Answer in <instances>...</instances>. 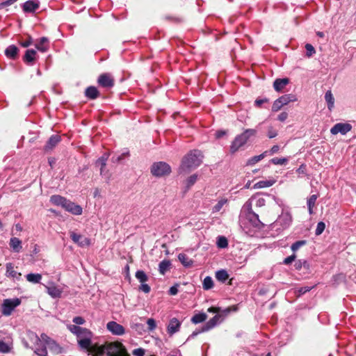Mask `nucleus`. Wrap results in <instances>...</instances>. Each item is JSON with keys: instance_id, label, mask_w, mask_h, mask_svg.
Masks as SVG:
<instances>
[{"instance_id": "obj_1", "label": "nucleus", "mask_w": 356, "mask_h": 356, "mask_svg": "<svg viewBox=\"0 0 356 356\" xmlns=\"http://www.w3.org/2000/svg\"><path fill=\"white\" fill-rule=\"evenodd\" d=\"M94 356H128L124 346L119 342L106 343L93 348Z\"/></svg>"}, {"instance_id": "obj_2", "label": "nucleus", "mask_w": 356, "mask_h": 356, "mask_svg": "<svg viewBox=\"0 0 356 356\" xmlns=\"http://www.w3.org/2000/svg\"><path fill=\"white\" fill-rule=\"evenodd\" d=\"M202 154L201 151L193 149L189 152L182 159L181 163L179 168V172L188 173L191 170L197 168L202 162Z\"/></svg>"}, {"instance_id": "obj_3", "label": "nucleus", "mask_w": 356, "mask_h": 356, "mask_svg": "<svg viewBox=\"0 0 356 356\" xmlns=\"http://www.w3.org/2000/svg\"><path fill=\"white\" fill-rule=\"evenodd\" d=\"M257 134V130L254 129H247L242 134L236 136L230 145V152L234 154L238 149L244 145L248 139Z\"/></svg>"}, {"instance_id": "obj_4", "label": "nucleus", "mask_w": 356, "mask_h": 356, "mask_svg": "<svg viewBox=\"0 0 356 356\" xmlns=\"http://www.w3.org/2000/svg\"><path fill=\"white\" fill-rule=\"evenodd\" d=\"M292 222V217L288 212H282L277 219L272 224V229L284 230L288 228Z\"/></svg>"}, {"instance_id": "obj_5", "label": "nucleus", "mask_w": 356, "mask_h": 356, "mask_svg": "<svg viewBox=\"0 0 356 356\" xmlns=\"http://www.w3.org/2000/svg\"><path fill=\"white\" fill-rule=\"evenodd\" d=\"M151 172L154 177H161L168 175L171 172V168L165 162H156L151 167Z\"/></svg>"}, {"instance_id": "obj_6", "label": "nucleus", "mask_w": 356, "mask_h": 356, "mask_svg": "<svg viewBox=\"0 0 356 356\" xmlns=\"http://www.w3.org/2000/svg\"><path fill=\"white\" fill-rule=\"evenodd\" d=\"M297 100V98L293 94H286L278 99H277L272 106V111L273 112H277L284 106L287 105L290 102H294Z\"/></svg>"}, {"instance_id": "obj_7", "label": "nucleus", "mask_w": 356, "mask_h": 356, "mask_svg": "<svg viewBox=\"0 0 356 356\" xmlns=\"http://www.w3.org/2000/svg\"><path fill=\"white\" fill-rule=\"evenodd\" d=\"M21 300L16 298L13 299H6L2 305V314L5 316H10L15 307L19 305Z\"/></svg>"}, {"instance_id": "obj_8", "label": "nucleus", "mask_w": 356, "mask_h": 356, "mask_svg": "<svg viewBox=\"0 0 356 356\" xmlns=\"http://www.w3.org/2000/svg\"><path fill=\"white\" fill-rule=\"evenodd\" d=\"M352 129V126L349 123L339 122L334 124L330 129V133L333 135L341 134L346 135Z\"/></svg>"}, {"instance_id": "obj_9", "label": "nucleus", "mask_w": 356, "mask_h": 356, "mask_svg": "<svg viewBox=\"0 0 356 356\" xmlns=\"http://www.w3.org/2000/svg\"><path fill=\"white\" fill-rule=\"evenodd\" d=\"M70 236L72 241L80 247H86L90 244V241L88 238L74 232H71Z\"/></svg>"}, {"instance_id": "obj_10", "label": "nucleus", "mask_w": 356, "mask_h": 356, "mask_svg": "<svg viewBox=\"0 0 356 356\" xmlns=\"http://www.w3.org/2000/svg\"><path fill=\"white\" fill-rule=\"evenodd\" d=\"M247 220L254 227L261 229L264 227V224L259 220L258 214L250 211L247 213Z\"/></svg>"}, {"instance_id": "obj_11", "label": "nucleus", "mask_w": 356, "mask_h": 356, "mask_svg": "<svg viewBox=\"0 0 356 356\" xmlns=\"http://www.w3.org/2000/svg\"><path fill=\"white\" fill-rule=\"evenodd\" d=\"M181 322L177 318H172L170 320L167 326V332L170 336H172L178 332L181 327Z\"/></svg>"}, {"instance_id": "obj_12", "label": "nucleus", "mask_w": 356, "mask_h": 356, "mask_svg": "<svg viewBox=\"0 0 356 356\" xmlns=\"http://www.w3.org/2000/svg\"><path fill=\"white\" fill-rule=\"evenodd\" d=\"M67 211L74 214V215H81L83 212L82 207L74 202H71L67 200L66 201L65 204H64V208Z\"/></svg>"}, {"instance_id": "obj_13", "label": "nucleus", "mask_w": 356, "mask_h": 356, "mask_svg": "<svg viewBox=\"0 0 356 356\" xmlns=\"http://www.w3.org/2000/svg\"><path fill=\"white\" fill-rule=\"evenodd\" d=\"M107 329L113 334L122 335L124 334V328L120 324L115 321H110L107 323Z\"/></svg>"}, {"instance_id": "obj_14", "label": "nucleus", "mask_w": 356, "mask_h": 356, "mask_svg": "<svg viewBox=\"0 0 356 356\" xmlns=\"http://www.w3.org/2000/svg\"><path fill=\"white\" fill-rule=\"evenodd\" d=\"M222 321V316L220 314L215 315L209 321L203 325V331H209L216 327L218 324Z\"/></svg>"}, {"instance_id": "obj_15", "label": "nucleus", "mask_w": 356, "mask_h": 356, "mask_svg": "<svg viewBox=\"0 0 356 356\" xmlns=\"http://www.w3.org/2000/svg\"><path fill=\"white\" fill-rule=\"evenodd\" d=\"M38 57L37 51L35 49H27L23 57L24 62L28 65H33Z\"/></svg>"}, {"instance_id": "obj_16", "label": "nucleus", "mask_w": 356, "mask_h": 356, "mask_svg": "<svg viewBox=\"0 0 356 356\" xmlns=\"http://www.w3.org/2000/svg\"><path fill=\"white\" fill-rule=\"evenodd\" d=\"M60 136L58 135H52L47 140L44 150L47 152L52 150L60 141Z\"/></svg>"}, {"instance_id": "obj_17", "label": "nucleus", "mask_w": 356, "mask_h": 356, "mask_svg": "<svg viewBox=\"0 0 356 356\" xmlns=\"http://www.w3.org/2000/svg\"><path fill=\"white\" fill-rule=\"evenodd\" d=\"M92 337H87L86 339H77V343L79 348L81 350H90L93 353V348L96 346H92Z\"/></svg>"}, {"instance_id": "obj_18", "label": "nucleus", "mask_w": 356, "mask_h": 356, "mask_svg": "<svg viewBox=\"0 0 356 356\" xmlns=\"http://www.w3.org/2000/svg\"><path fill=\"white\" fill-rule=\"evenodd\" d=\"M99 84L104 88H111L114 85L113 79L108 74H103L98 79Z\"/></svg>"}, {"instance_id": "obj_19", "label": "nucleus", "mask_w": 356, "mask_h": 356, "mask_svg": "<svg viewBox=\"0 0 356 356\" xmlns=\"http://www.w3.org/2000/svg\"><path fill=\"white\" fill-rule=\"evenodd\" d=\"M35 48L41 51L46 52L49 48V41L46 37L40 38L35 44Z\"/></svg>"}, {"instance_id": "obj_20", "label": "nucleus", "mask_w": 356, "mask_h": 356, "mask_svg": "<svg viewBox=\"0 0 356 356\" xmlns=\"http://www.w3.org/2000/svg\"><path fill=\"white\" fill-rule=\"evenodd\" d=\"M39 8V3L37 1L29 0L26 1L22 8L25 13H33Z\"/></svg>"}, {"instance_id": "obj_21", "label": "nucleus", "mask_w": 356, "mask_h": 356, "mask_svg": "<svg viewBox=\"0 0 356 356\" xmlns=\"http://www.w3.org/2000/svg\"><path fill=\"white\" fill-rule=\"evenodd\" d=\"M289 83V79H276L273 82V88L275 91L281 92Z\"/></svg>"}, {"instance_id": "obj_22", "label": "nucleus", "mask_w": 356, "mask_h": 356, "mask_svg": "<svg viewBox=\"0 0 356 356\" xmlns=\"http://www.w3.org/2000/svg\"><path fill=\"white\" fill-rule=\"evenodd\" d=\"M6 275L7 277H12L17 280H19L22 276L20 273L17 272L14 269V266L12 263H8L6 265Z\"/></svg>"}, {"instance_id": "obj_23", "label": "nucleus", "mask_w": 356, "mask_h": 356, "mask_svg": "<svg viewBox=\"0 0 356 356\" xmlns=\"http://www.w3.org/2000/svg\"><path fill=\"white\" fill-rule=\"evenodd\" d=\"M108 156H109V154L108 153H104L96 161V165L100 166V174L102 176H106V175L107 173V172H106L104 170V168L106 167Z\"/></svg>"}, {"instance_id": "obj_24", "label": "nucleus", "mask_w": 356, "mask_h": 356, "mask_svg": "<svg viewBox=\"0 0 356 356\" xmlns=\"http://www.w3.org/2000/svg\"><path fill=\"white\" fill-rule=\"evenodd\" d=\"M19 49L14 44L9 45L5 49V55L7 58L10 59H15L18 55Z\"/></svg>"}, {"instance_id": "obj_25", "label": "nucleus", "mask_w": 356, "mask_h": 356, "mask_svg": "<svg viewBox=\"0 0 356 356\" xmlns=\"http://www.w3.org/2000/svg\"><path fill=\"white\" fill-rule=\"evenodd\" d=\"M13 349V343L12 340H8L3 341L0 340V353H9Z\"/></svg>"}, {"instance_id": "obj_26", "label": "nucleus", "mask_w": 356, "mask_h": 356, "mask_svg": "<svg viewBox=\"0 0 356 356\" xmlns=\"http://www.w3.org/2000/svg\"><path fill=\"white\" fill-rule=\"evenodd\" d=\"M85 95L90 99H95L99 96V92L95 86H89L85 90Z\"/></svg>"}, {"instance_id": "obj_27", "label": "nucleus", "mask_w": 356, "mask_h": 356, "mask_svg": "<svg viewBox=\"0 0 356 356\" xmlns=\"http://www.w3.org/2000/svg\"><path fill=\"white\" fill-rule=\"evenodd\" d=\"M47 291L48 294L54 298H60L62 294V290L54 284L47 286Z\"/></svg>"}, {"instance_id": "obj_28", "label": "nucleus", "mask_w": 356, "mask_h": 356, "mask_svg": "<svg viewBox=\"0 0 356 356\" xmlns=\"http://www.w3.org/2000/svg\"><path fill=\"white\" fill-rule=\"evenodd\" d=\"M67 200L65 197L58 195H54L50 197V202L53 204L60 206L63 208H64V204H65Z\"/></svg>"}, {"instance_id": "obj_29", "label": "nucleus", "mask_w": 356, "mask_h": 356, "mask_svg": "<svg viewBox=\"0 0 356 356\" xmlns=\"http://www.w3.org/2000/svg\"><path fill=\"white\" fill-rule=\"evenodd\" d=\"M9 245L15 252H19L22 248V241L16 237H13L10 238Z\"/></svg>"}, {"instance_id": "obj_30", "label": "nucleus", "mask_w": 356, "mask_h": 356, "mask_svg": "<svg viewBox=\"0 0 356 356\" xmlns=\"http://www.w3.org/2000/svg\"><path fill=\"white\" fill-rule=\"evenodd\" d=\"M129 156V151L127 149H125L120 154H115L111 158V161L115 163H120L125 157H128Z\"/></svg>"}, {"instance_id": "obj_31", "label": "nucleus", "mask_w": 356, "mask_h": 356, "mask_svg": "<svg viewBox=\"0 0 356 356\" xmlns=\"http://www.w3.org/2000/svg\"><path fill=\"white\" fill-rule=\"evenodd\" d=\"M275 183V180L273 179H269V180L259 181L257 182L256 184H254L253 188L254 189L267 188V187H270V186H273Z\"/></svg>"}, {"instance_id": "obj_32", "label": "nucleus", "mask_w": 356, "mask_h": 356, "mask_svg": "<svg viewBox=\"0 0 356 356\" xmlns=\"http://www.w3.org/2000/svg\"><path fill=\"white\" fill-rule=\"evenodd\" d=\"M40 342L43 341L46 345L49 346L51 348H53L54 346L58 347V344L56 342L51 339L49 337H48L46 334L42 333L40 335Z\"/></svg>"}, {"instance_id": "obj_33", "label": "nucleus", "mask_w": 356, "mask_h": 356, "mask_svg": "<svg viewBox=\"0 0 356 356\" xmlns=\"http://www.w3.org/2000/svg\"><path fill=\"white\" fill-rule=\"evenodd\" d=\"M178 259L183 266L185 267H190L193 265V261L186 254L180 253L178 255Z\"/></svg>"}, {"instance_id": "obj_34", "label": "nucleus", "mask_w": 356, "mask_h": 356, "mask_svg": "<svg viewBox=\"0 0 356 356\" xmlns=\"http://www.w3.org/2000/svg\"><path fill=\"white\" fill-rule=\"evenodd\" d=\"M34 353L38 356H47V350L44 344L41 342V344L35 345Z\"/></svg>"}, {"instance_id": "obj_35", "label": "nucleus", "mask_w": 356, "mask_h": 356, "mask_svg": "<svg viewBox=\"0 0 356 356\" xmlns=\"http://www.w3.org/2000/svg\"><path fill=\"white\" fill-rule=\"evenodd\" d=\"M325 99L327 104V108L331 111L334 104V98L332 95L331 90H327L325 94Z\"/></svg>"}, {"instance_id": "obj_36", "label": "nucleus", "mask_w": 356, "mask_h": 356, "mask_svg": "<svg viewBox=\"0 0 356 356\" xmlns=\"http://www.w3.org/2000/svg\"><path fill=\"white\" fill-rule=\"evenodd\" d=\"M266 156H267V152H264L259 155L254 156L250 158L247 161L246 165H253L256 164L257 163H258L259 161H260L261 160H262Z\"/></svg>"}, {"instance_id": "obj_37", "label": "nucleus", "mask_w": 356, "mask_h": 356, "mask_svg": "<svg viewBox=\"0 0 356 356\" xmlns=\"http://www.w3.org/2000/svg\"><path fill=\"white\" fill-rule=\"evenodd\" d=\"M26 337L34 345L41 344L40 339L36 333L32 331H28L26 332Z\"/></svg>"}, {"instance_id": "obj_38", "label": "nucleus", "mask_w": 356, "mask_h": 356, "mask_svg": "<svg viewBox=\"0 0 356 356\" xmlns=\"http://www.w3.org/2000/svg\"><path fill=\"white\" fill-rule=\"evenodd\" d=\"M170 265H171V264L169 260L164 259V260L161 261L159 265V273L161 275H165V273L170 268Z\"/></svg>"}, {"instance_id": "obj_39", "label": "nucleus", "mask_w": 356, "mask_h": 356, "mask_svg": "<svg viewBox=\"0 0 356 356\" xmlns=\"http://www.w3.org/2000/svg\"><path fill=\"white\" fill-rule=\"evenodd\" d=\"M27 281L33 284H38L42 279V275L39 273H29L26 275Z\"/></svg>"}, {"instance_id": "obj_40", "label": "nucleus", "mask_w": 356, "mask_h": 356, "mask_svg": "<svg viewBox=\"0 0 356 356\" xmlns=\"http://www.w3.org/2000/svg\"><path fill=\"white\" fill-rule=\"evenodd\" d=\"M207 318V316L204 313H199L195 314L191 318V322L194 324H197L204 322Z\"/></svg>"}, {"instance_id": "obj_41", "label": "nucleus", "mask_w": 356, "mask_h": 356, "mask_svg": "<svg viewBox=\"0 0 356 356\" xmlns=\"http://www.w3.org/2000/svg\"><path fill=\"white\" fill-rule=\"evenodd\" d=\"M228 277L229 275L225 270H219L216 273V278L221 282H225Z\"/></svg>"}, {"instance_id": "obj_42", "label": "nucleus", "mask_w": 356, "mask_h": 356, "mask_svg": "<svg viewBox=\"0 0 356 356\" xmlns=\"http://www.w3.org/2000/svg\"><path fill=\"white\" fill-rule=\"evenodd\" d=\"M213 287V281L211 277L207 276L202 283V288L204 290H209Z\"/></svg>"}, {"instance_id": "obj_43", "label": "nucleus", "mask_w": 356, "mask_h": 356, "mask_svg": "<svg viewBox=\"0 0 356 356\" xmlns=\"http://www.w3.org/2000/svg\"><path fill=\"white\" fill-rule=\"evenodd\" d=\"M136 277L141 283H144L148 280L147 275L143 270H141L136 271Z\"/></svg>"}, {"instance_id": "obj_44", "label": "nucleus", "mask_w": 356, "mask_h": 356, "mask_svg": "<svg viewBox=\"0 0 356 356\" xmlns=\"http://www.w3.org/2000/svg\"><path fill=\"white\" fill-rule=\"evenodd\" d=\"M83 330L84 331H81L78 334V335L76 336L77 339H81V338L86 339L87 337H92V333L90 330L83 327Z\"/></svg>"}, {"instance_id": "obj_45", "label": "nucleus", "mask_w": 356, "mask_h": 356, "mask_svg": "<svg viewBox=\"0 0 356 356\" xmlns=\"http://www.w3.org/2000/svg\"><path fill=\"white\" fill-rule=\"evenodd\" d=\"M216 243L220 248H225L228 246L227 239L222 236L218 237Z\"/></svg>"}, {"instance_id": "obj_46", "label": "nucleus", "mask_w": 356, "mask_h": 356, "mask_svg": "<svg viewBox=\"0 0 356 356\" xmlns=\"http://www.w3.org/2000/svg\"><path fill=\"white\" fill-rule=\"evenodd\" d=\"M67 329L76 336H77L81 331H84L83 327L76 325H68Z\"/></svg>"}, {"instance_id": "obj_47", "label": "nucleus", "mask_w": 356, "mask_h": 356, "mask_svg": "<svg viewBox=\"0 0 356 356\" xmlns=\"http://www.w3.org/2000/svg\"><path fill=\"white\" fill-rule=\"evenodd\" d=\"M270 163H273L274 165H284L288 162L287 158H273L269 161Z\"/></svg>"}, {"instance_id": "obj_48", "label": "nucleus", "mask_w": 356, "mask_h": 356, "mask_svg": "<svg viewBox=\"0 0 356 356\" xmlns=\"http://www.w3.org/2000/svg\"><path fill=\"white\" fill-rule=\"evenodd\" d=\"M197 175L194 174L191 176H190L187 180H186V191H188L197 181Z\"/></svg>"}, {"instance_id": "obj_49", "label": "nucleus", "mask_w": 356, "mask_h": 356, "mask_svg": "<svg viewBox=\"0 0 356 356\" xmlns=\"http://www.w3.org/2000/svg\"><path fill=\"white\" fill-rule=\"evenodd\" d=\"M147 330L149 332L154 331L156 327V323L154 318H148L147 321Z\"/></svg>"}, {"instance_id": "obj_50", "label": "nucleus", "mask_w": 356, "mask_h": 356, "mask_svg": "<svg viewBox=\"0 0 356 356\" xmlns=\"http://www.w3.org/2000/svg\"><path fill=\"white\" fill-rule=\"evenodd\" d=\"M305 243L306 241L305 240L298 241L292 244L291 248L293 252H296Z\"/></svg>"}, {"instance_id": "obj_51", "label": "nucleus", "mask_w": 356, "mask_h": 356, "mask_svg": "<svg viewBox=\"0 0 356 356\" xmlns=\"http://www.w3.org/2000/svg\"><path fill=\"white\" fill-rule=\"evenodd\" d=\"M226 200H220L218 203L213 207V212L216 213L220 211L223 205L226 203Z\"/></svg>"}, {"instance_id": "obj_52", "label": "nucleus", "mask_w": 356, "mask_h": 356, "mask_svg": "<svg viewBox=\"0 0 356 356\" xmlns=\"http://www.w3.org/2000/svg\"><path fill=\"white\" fill-rule=\"evenodd\" d=\"M325 225L323 222H319L317 225L316 229L315 230L316 235L318 236L323 233L325 230Z\"/></svg>"}, {"instance_id": "obj_53", "label": "nucleus", "mask_w": 356, "mask_h": 356, "mask_svg": "<svg viewBox=\"0 0 356 356\" xmlns=\"http://www.w3.org/2000/svg\"><path fill=\"white\" fill-rule=\"evenodd\" d=\"M33 39L31 36H29L27 39L19 42V44L23 47H28L33 44Z\"/></svg>"}, {"instance_id": "obj_54", "label": "nucleus", "mask_w": 356, "mask_h": 356, "mask_svg": "<svg viewBox=\"0 0 356 356\" xmlns=\"http://www.w3.org/2000/svg\"><path fill=\"white\" fill-rule=\"evenodd\" d=\"M309 266V264L307 263L305 260H298L296 261L294 266L296 270H300L302 266Z\"/></svg>"}, {"instance_id": "obj_55", "label": "nucleus", "mask_w": 356, "mask_h": 356, "mask_svg": "<svg viewBox=\"0 0 356 356\" xmlns=\"http://www.w3.org/2000/svg\"><path fill=\"white\" fill-rule=\"evenodd\" d=\"M280 150V146L277 145H273L270 149L269 150H266L264 152H267V156L268 155H273L275 154V153H277L278 151Z\"/></svg>"}, {"instance_id": "obj_56", "label": "nucleus", "mask_w": 356, "mask_h": 356, "mask_svg": "<svg viewBox=\"0 0 356 356\" xmlns=\"http://www.w3.org/2000/svg\"><path fill=\"white\" fill-rule=\"evenodd\" d=\"M238 310L237 305H233L232 307H227L222 310V313L225 316L229 314L231 312H236Z\"/></svg>"}, {"instance_id": "obj_57", "label": "nucleus", "mask_w": 356, "mask_h": 356, "mask_svg": "<svg viewBox=\"0 0 356 356\" xmlns=\"http://www.w3.org/2000/svg\"><path fill=\"white\" fill-rule=\"evenodd\" d=\"M72 322L79 326V325L84 324L86 321L81 316H75L73 318Z\"/></svg>"}, {"instance_id": "obj_58", "label": "nucleus", "mask_w": 356, "mask_h": 356, "mask_svg": "<svg viewBox=\"0 0 356 356\" xmlns=\"http://www.w3.org/2000/svg\"><path fill=\"white\" fill-rule=\"evenodd\" d=\"M277 135V131L273 129L272 127H270L268 130V136L269 138H273L276 137Z\"/></svg>"}, {"instance_id": "obj_59", "label": "nucleus", "mask_w": 356, "mask_h": 356, "mask_svg": "<svg viewBox=\"0 0 356 356\" xmlns=\"http://www.w3.org/2000/svg\"><path fill=\"white\" fill-rule=\"evenodd\" d=\"M296 257V254H293L292 255L285 258L283 261V264H284L285 265H289L295 261Z\"/></svg>"}, {"instance_id": "obj_60", "label": "nucleus", "mask_w": 356, "mask_h": 356, "mask_svg": "<svg viewBox=\"0 0 356 356\" xmlns=\"http://www.w3.org/2000/svg\"><path fill=\"white\" fill-rule=\"evenodd\" d=\"M132 354L134 356H144L145 350L142 348H136L133 350Z\"/></svg>"}, {"instance_id": "obj_61", "label": "nucleus", "mask_w": 356, "mask_h": 356, "mask_svg": "<svg viewBox=\"0 0 356 356\" xmlns=\"http://www.w3.org/2000/svg\"><path fill=\"white\" fill-rule=\"evenodd\" d=\"M139 289L145 293H149V291L151 290L150 286L147 284H145V282L141 283V285L140 286Z\"/></svg>"}, {"instance_id": "obj_62", "label": "nucleus", "mask_w": 356, "mask_h": 356, "mask_svg": "<svg viewBox=\"0 0 356 356\" xmlns=\"http://www.w3.org/2000/svg\"><path fill=\"white\" fill-rule=\"evenodd\" d=\"M178 287H179V285L177 284L172 286L168 291V293L170 296L177 295V293H178Z\"/></svg>"}, {"instance_id": "obj_63", "label": "nucleus", "mask_w": 356, "mask_h": 356, "mask_svg": "<svg viewBox=\"0 0 356 356\" xmlns=\"http://www.w3.org/2000/svg\"><path fill=\"white\" fill-rule=\"evenodd\" d=\"M310 290H311V288L309 286L300 287L297 291V295L298 296H300L305 294L306 292L309 291Z\"/></svg>"}, {"instance_id": "obj_64", "label": "nucleus", "mask_w": 356, "mask_h": 356, "mask_svg": "<svg viewBox=\"0 0 356 356\" xmlns=\"http://www.w3.org/2000/svg\"><path fill=\"white\" fill-rule=\"evenodd\" d=\"M288 118V113L286 112H282L277 116L278 120L280 122H284Z\"/></svg>"}]
</instances>
